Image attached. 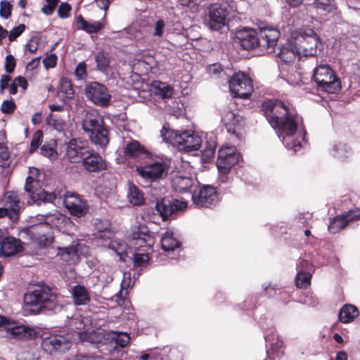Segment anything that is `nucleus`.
<instances>
[{
  "mask_svg": "<svg viewBox=\"0 0 360 360\" xmlns=\"http://www.w3.org/2000/svg\"><path fill=\"white\" fill-rule=\"evenodd\" d=\"M262 110L271 127L279 130L278 136L282 137L285 148L298 151L301 142L296 136V131L302 118L291 112L283 102L278 100L264 101Z\"/></svg>",
  "mask_w": 360,
  "mask_h": 360,
  "instance_id": "nucleus-1",
  "label": "nucleus"
},
{
  "mask_svg": "<svg viewBox=\"0 0 360 360\" xmlns=\"http://www.w3.org/2000/svg\"><path fill=\"white\" fill-rule=\"evenodd\" d=\"M24 303L33 314H57L63 309L62 297L57 289L39 283L30 288L24 295Z\"/></svg>",
  "mask_w": 360,
  "mask_h": 360,
  "instance_id": "nucleus-2",
  "label": "nucleus"
},
{
  "mask_svg": "<svg viewBox=\"0 0 360 360\" xmlns=\"http://www.w3.org/2000/svg\"><path fill=\"white\" fill-rule=\"evenodd\" d=\"M280 36L279 30L273 27L261 28L259 36L255 30L245 28L237 32L236 41L245 50L261 46L268 53H276L275 46Z\"/></svg>",
  "mask_w": 360,
  "mask_h": 360,
  "instance_id": "nucleus-3",
  "label": "nucleus"
},
{
  "mask_svg": "<svg viewBox=\"0 0 360 360\" xmlns=\"http://www.w3.org/2000/svg\"><path fill=\"white\" fill-rule=\"evenodd\" d=\"M82 127L94 144L101 148L108 144V131L103 124V119L98 115L86 113L82 121Z\"/></svg>",
  "mask_w": 360,
  "mask_h": 360,
  "instance_id": "nucleus-4",
  "label": "nucleus"
},
{
  "mask_svg": "<svg viewBox=\"0 0 360 360\" xmlns=\"http://www.w3.org/2000/svg\"><path fill=\"white\" fill-rule=\"evenodd\" d=\"M313 78L319 91L335 94L341 89L340 79L328 65L317 66L314 70Z\"/></svg>",
  "mask_w": 360,
  "mask_h": 360,
  "instance_id": "nucleus-5",
  "label": "nucleus"
},
{
  "mask_svg": "<svg viewBox=\"0 0 360 360\" xmlns=\"http://www.w3.org/2000/svg\"><path fill=\"white\" fill-rule=\"evenodd\" d=\"M295 41L302 56H314L316 54L319 39L312 29L300 30Z\"/></svg>",
  "mask_w": 360,
  "mask_h": 360,
  "instance_id": "nucleus-6",
  "label": "nucleus"
},
{
  "mask_svg": "<svg viewBox=\"0 0 360 360\" xmlns=\"http://www.w3.org/2000/svg\"><path fill=\"white\" fill-rule=\"evenodd\" d=\"M229 89L234 97L248 98L253 91L252 81L246 74L239 72L229 79Z\"/></svg>",
  "mask_w": 360,
  "mask_h": 360,
  "instance_id": "nucleus-7",
  "label": "nucleus"
},
{
  "mask_svg": "<svg viewBox=\"0 0 360 360\" xmlns=\"http://www.w3.org/2000/svg\"><path fill=\"white\" fill-rule=\"evenodd\" d=\"M241 155L234 146H224L218 151L217 166L221 174L226 175L241 160Z\"/></svg>",
  "mask_w": 360,
  "mask_h": 360,
  "instance_id": "nucleus-8",
  "label": "nucleus"
},
{
  "mask_svg": "<svg viewBox=\"0 0 360 360\" xmlns=\"http://www.w3.org/2000/svg\"><path fill=\"white\" fill-rule=\"evenodd\" d=\"M138 174L147 183L163 179L167 174V167L165 162L155 161L146 165L137 166Z\"/></svg>",
  "mask_w": 360,
  "mask_h": 360,
  "instance_id": "nucleus-9",
  "label": "nucleus"
},
{
  "mask_svg": "<svg viewBox=\"0 0 360 360\" xmlns=\"http://www.w3.org/2000/svg\"><path fill=\"white\" fill-rule=\"evenodd\" d=\"M85 94L96 105L105 107L110 104L111 96L107 87L99 82H88L85 86Z\"/></svg>",
  "mask_w": 360,
  "mask_h": 360,
  "instance_id": "nucleus-10",
  "label": "nucleus"
},
{
  "mask_svg": "<svg viewBox=\"0 0 360 360\" xmlns=\"http://www.w3.org/2000/svg\"><path fill=\"white\" fill-rule=\"evenodd\" d=\"M71 346L72 342L69 335H51L44 338L41 342V348L50 354L65 353L70 349Z\"/></svg>",
  "mask_w": 360,
  "mask_h": 360,
  "instance_id": "nucleus-11",
  "label": "nucleus"
},
{
  "mask_svg": "<svg viewBox=\"0 0 360 360\" xmlns=\"http://www.w3.org/2000/svg\"><path fill=\"white\" fill-rule=\"evenodd\" d=\"M193 204L198 207L210 208L219 201V193L212 186H204L192 194Z\"/></svg>",
  "mask_w": 360,
  "mask_h": 360,
  "instance_id": "nucleus-12",
  "label": "nucleus"
},
{
  "mask_svg": "<svg viewBox=\"0 0 360 360\" xmlns=\"http://www.w3.org/2000/svg\"><path fill=\"white\" fill-rule=\"evenodd\" d=\"M227 6L219 4H212L209 7L207 26L212 30L219 31L226 25Z\"/></svg>",
  "mask_w": 360,
  "mask_h": 360,
  "instance_id": "nucleus-13",
  "label": "nucleus"
},
{
  "mask_svg": "<svg viewBox=\"0 0 360 360\" xmlns=\"http://www.w3.org/2000/svg\"><path fill=\"white\" fill-rule=\"evenodd\" d=\"M63 203L70 213L77 217L85 215L89 211L86 200L73 193L67 192L65 194Z\"/></svg>",
  "mask_w": 360,
  "mask_h": 360,
  "instance_id": "nucleus-14",
  "label": "nucleus"
},
{
  "mask_svg": "<svg viewBox=\"0 0 360 360\" xmlns=\"http://www.w3.org/2000/svg\"><path fill=\"white\" fill-rule=\"evenodd\" d=\"M187 206L186 202L179 201L174 198H164L155 205L156 211L160 214L162 220H167L176 212L185 209Z\"/></svg>",
  "mask_w": 360,
  "mask_h": 360,
  "instance_id": "nucleus-15",
  "label": "nucleus"
},
{
  "mask_svg": "<svg viewBox=\"0 0 360 360\" xmlns=\"http://www.w3.org/2000/svg\"><path fill=\"white\" fill-rule=\"evenodd\" d=\"M4 331L10 339L30 340L36 336V331L28 326L20 325L15 321H8L4 325Z\"/></svg>",
  "mask_w": 360,
  "mask_h": 360,
  "instance_id": "nucleus-16",
  "label": "nucleus"
},
{
  "mask_svg": "<svg viewBox=\"0 0 360 360\" xmlns=\"http://www.w3.org/2000/svg\"><path fill=\"white\" fill-rule=\"evenodd\" d=\"M359 219L360 209L350 210L332 219L328 227V231L331 233H336L345 229L349 222Z\"/></svg>",
  "mask_w": 360,
  "mask_h": 360,
  "instance_id": "nucleus-17",
  "label": "nucleus"
},
{
  "mask_svg": "<svg viewBox=\"0 0 360 360\" xmlns=\"http://www.w3.org/2000/svg\"><path fill=\"white\" fill-rule=\"evenodd\" d=\"M84 168L90 173H98L107 169V162L103 158L91 148L81 160Z\"/></svg>",
  "mask_w": 360,
  "mask_h": 360,
  "instance_id": "nucleus-18",
  "label": "nucleus"
},
{
  "mask_svg": "<svg viewBox=\"0 0 360 360\" xmlns=\"http://www.w3.org/2000/svg\"><path fill=\"white\" fill-rule=\"evenodd\" d=\"M38 184L34 181V177L28 176L26 179L25 184V190L27 193H30V196L34 201H43L44 202L53 203L57 198V195L54 193H48L44 190H37L34 184Z\"/></svg>",
  "mask_w": 360,
  "mask_h": 360,
  "instance_id": "nucleus-19",
  "label": "nucleus"
},
{
  "mask_svg": "<svg viewBox=\"0 0 360 360\" xmlns=\"http://www.w3.org/2000/svg\"><path fill=\"white\" fill-rule=\"evenodd\" d=\"M91 148L84 141L71 139L67 143L66 155L71 162H77L84 158Z\"/></svg>",
  "mask_w": 360,
  "mask_h": 360,
  "instance_id": "nucleus-20",
  "label": "nucleus"
},
{
  "mask_svg": "<svg viewBox=\"0 0 360 360\" xmlns=\"http://www.w3.org/2000/svg\"><path fill=\"white\" fill-rule=\"evenodd\" d=\"M176 139L179 142L176 148L187 152L198 150L202 143L201 137L194 131H184Z\"/></svg>",
  "mask_w": 360,
  "mask_h": 360,
  "instance_id": "nucleus-21",
  "label": "nucleus"
},
{
  "mask_svg": "<svg viewBox=\"0 0 360 360\" xmlns=\"http://www.w3.org/2000/svg\"><path fill=\"white\" fill-rule=\"evenodd\" d=\"M221 122L225 125L227 131L230 134H236L244 124L242 116L233 111L225 109L221 112Z\"/></svg>",
  "mask_w": 360,
  "mask_h": 360,
  "instance_id": "nucleus-22",
  "label": "nucleus"
},
{
  "mask_svg": "<svg viewBox=\"0 0 360 360\" xmlns=\"http://www.w3.org/2000/svg\"><path fill=\"white\" fill-rule=\"evenodd\" d=\"M131 243L135 249L141 248L150 249L153 243V238L146 226H139L137 231L132 233Z\"/></svg>",
  "mask_w": 360,
  "mask_h": 360,
  "instance_id": "nucleus-23",
  "label": "nucleus"
},
{
  "mask_svg": "<svg viewBox=\"0 0 360 360\" xmlns=\"http://www.w3.org/2000/svg\"><path fill=\"white\" fill-rule=\"evenodd\" d=\"M2 203L5 208L9 211V218L13 221H16L19 218L20 213V199L16 193L8 191L4 193L2 198Z\"/></svg>",
  "mask_w": 360,
  "mask_h": 360,
  "instance_id": "nucleus-24",
  "label": "nucleus"
},
{
  "mask_svg": "<svg viewBox=\"0 0 360 360\" xmlns=\"http://www.w3.org/2000/svg\"><path fill=\"white\" fill-rule=\"evenodd\" d=\"M23 247L20 239L12 236L4 238L0 242V255L10 257L22 251Z\"/></svg>",
  "mask_w": 360,
  "mask_h": 360,
  "instance_id": "nucleus-25",
  "label": "nucleus"
},
{
  "mask_svg": "<svg viewBox=\"0 0 360 360\" xmlns=\"http://www.w3.org/2000/svg\"><path fill=\"white\" fill-rule=\"evenodd\" d=\"M277 50L276 55L285 63L292 62L297 56H302L296 41H289L285 45L278 47Z\"/></svg>",
  "mask_w": 360,
  "mask_h": 360,
  "instance_id": "nucleus-26",
  "label": "nucleus"
},
{
  "mask_svg": "<svg viewBox=\"0 0 360 360\" xmlns=\"http://www.w3.org/2000/svg\"><path fill=\"white\" fill-rule=\"evenodd\" d=\"M110 223L107 219H95L94 222V236L98 239L110 240L113 236L111 231Z\"/></svg>",
  "mask_w": 360,
  "mask_h": 360,
  "instance_id": "nucleus-27",
  "label": "nucleus"
},
{
  "mask_svg": "<svg viewBox=\"0 0 360 360\" xmlns=\"http://www.w3.org/2000/svg\"><path fill=\"white\" fill-rule=\"evenodd\" d=\"M37 217L40 224H45L51 229L59 227L65 220V216L58 210L45 214H38Z\"/></svg>",
  "mask_w": 360,
  "mask_h": 360,
  "instance_id": "nucleus-28",
  "label": "nucleus"
},
{
  "mask_svg": "<svg viewBox=\"0 0 360 360\" xmlns=\"http://www.w3.org/2000/svg\"><path fill=\"white\" fill-rule=\"evenodd\" d=\"M70 292L75 305H86L91 301L89 292L84 285H76Z\"/></svg>",
  "mask_w": 360,
  "mask_h": 360,
  "instance_id": "nucleus-29",
  "label": "nucleus"
},
{
  "mask_svg": "<svg viewBox=\"0 0 360 360\" xmlns=\"http://www.w3.org/2000/svg\"><path fill=\"white\" fill-rule=\"evenodd\" d=\"M124 150L125 156L129 158H141L148 153L145 147L141 145L138 141L135 140L128 142Z\"/></svg>",
  "mask_w": 360,
  "mask_h": 360,
  "instance_id": "nucleus-30",
  "label": "nucleus"
},
{
  "mask_svg": "<svg viewBox=\"0 0 360 360\" xmlns=\"http://www.w3.org/2000/svg\"><path fill=\"white\" fill-rule=\"evenodd\" d=\"M173 188L179 193H186L191 191V188L195 184V181L187 176H176L172 181Z\"/></svg>",
  "mask_w": 360,
  "mask_h": 360,
  "instance_id": "nucleus-31",
  "label": "nucleus"
},
{
  "mask_svg": "<svg viewBox=\"0 0 360 360\" xmlns=\"http://www.w3.org/2000/svg\"><path fill=\"white\" fill-rule=\"evenodd\" d=\"M77 336L81 342H88L95 345L103 344L105 340L103 333L94 330L79 332L77 333Z\"/></svg>",
  "mask_w": 360,
  "mask_h": 360,
  "instance_id": "nucleus-32",
  "label": "nucleus"
},
{
  "mask_svg": "<svg viewBox=\"0 0 360 360\" xmlns=\"http://www.w3.org/2000/svg\"><path fill=\"white\" fill-rule=\"evenodd\" d=\"M359 316L357 307L352 304H345L339 311V320L343 323H348L354 321Z\"/></svg>",
  "mask_w": 360,
  "mask_h": 360,
  "instance_id": "nucleus-33",
  "label": "nucleus"
},
{
  "mask_svg": "<svg viewBox=\"0 0 360 360\" xmlns=\"http://www.w3.org/2000/svg\"><path fill=\"white\" fill-rule=\"evenodd\" d=\"M266 343L269 345V349L266 350L269 354V349L272 352H279L282 347L283 342L279 340L274 328H271L264 335Z\"/></svg>",
  "mask_w": 360,
  "mask_h": 360,
  "instance_id": "nucleus-34",
  "label": "nucleus"
},
{
  "mask_svg": "<svg viewBox=\"0 0 360 360\" xmlns=\"http://www.w3.org/2000/svg\"><path fill=\"white\" fill-rule=\"evenodd\" d=\"M77 26L78 29L89 34H96L103 27V25L101 22L96 21L91 23L85 20L82 15L78 16L77 18Z\"/></svg>",
  "mask_w": 360,
  "mask_h": 360,
  "instance_id": "nucleus-35",
  "label": "nucleus"
},
{
  "mask_svg": "<svg viewBox=\"0 0 360 360\" xmlns=\"http://www.w3.org/2000/svg\"><path fill=\"white\" fill-rule=\"evenodd\" d=\"M180 134L181 133H179L176 131L171 129L168 124H165L160 131V136L162 139V141L175 147H176L178 143H179V140L177 141L176 138L180 136Z\"/></svg>",
  "mask_w": 360,
  "mask_h": 360,
  "instance_id": "nucleus-36",
  "label": "nucleus"
},
{
  "mask_svg": "<svg viewBox=\"0 0 360 360\" xmlns=\"http://www.w3.org/2000/svg\"><path fill=\"white\" fill-rule=\"evenodd\" d=\"M127 197L130 203L135 206H140L144 202L143 193L139 188L134 184L129 185Z\"/></svg>",
  "mask_w": 360,
  "mask_h": 360,
  "instance_id": "nucleus-37",
  "label": "nucleus"
},
{
  "mask_svg": "<svg viewBox=\"0 0 360 360\" xmlns=\"http://www.w3.org/2000/svg\"><path fill=\"white\" fill-rule=\"evenodd\" d=\"M162 248L165 252L174 251L180 247V243L174 238L173 233L166 232L161 239Z\"/></svg>",
  "mask_w": 360,
  "mask_h": 360,
  "instance_id": "nucleus-38",
  "label": "nucleus"
},
{
  "mask_svg": "<svg viewBox=\"0 0 360 360\" xmlns=\"http://www.w3.org/2000/svg\"><path fill=\"white\" fill-rule=\"evenodd\" d=\"M77 255L76 247L71 245L58 248V256L65 262H69L73 261Z\"/></svg>",
  "mask_w": 360,
  "mask_h": 360,
  "instance_id": "nucleus-39",
  "label": "nucleus"
},
{
  "mask_svg": "<svg viewBox=\"0 0 360 360\" xmlns=\"http://www.w3.org/2000/svg\"><path fill=\"white\" fill-rule=\"evenodd\" d=\"M153 87L155 94L160 96L163 98H169L172 96V88L164 82L155 81L153 83Z\"/></svg>",
  "mask_w": 360,
  "mask_h": 360,
  "instance_id": "nucleus-40",
  "label": "nucleus"
},
{
  "mask_svg": "<svg viewBox=\"0 0 360 360\" xmlns=\"http://www.w3.org/2000/svg\"><path fill=\"white\" fill-rule=\"evenodd\" d=\"M95 61L98 70L106 72L109 68L110 58L108 53L104 51H99L95 55Z\"/></svg>",
  "mask_w": 360,
  "mask_h": 360,
  "instance_id": "nucleus-41",
  "label": "nucleus"
},
{
  "mask_svg": "<svg viewBox=\"0 0 360 360\" xmlns=\"http://www.w3.org/2000/svg\"><path fill=\"white\" fill-rule=\"evenodd\" d=\"M311 273L304 271L303 268L298 270L295 276V283L298 288H306L311 283Z\"/></svg>",
  "mask_w": 360,
  "mask_h": 360,
  "instance_id": "nucleus-42",
  "label": "nucleus"
},
{
  "mask_svg": "<svg viewBox=\"0 0 360 360\" xmlns=\"http://www.w3.org/2000/svg\"><path fill=\"white\" fill-rule=\"evenodd\" d=\"M350 154V149L345 143H339L334 145L332 155L336 158L344 161Z\"/></svg>",
  "mask_w": 360,
  "mask_h": 360,
  "instance_id": "nucleus-43",
  "label": "nucleus"
},
{
  "mask_svg": "<svg viewBox=\"0 0 360 360\" xmlns=\"http://www.w3.org/2000/svg\"><path fill=\"white\" fill-rule=\"evenodd\" d=\"M56 145V140L52 139L51 143H45L40 148V153L49 158H56L57 157V151L55 148Z\"/></svg>",
  "mask_w": 360,
  "mask_h": 360,
  "instance_id": "nucleus-44",
  "label": "nucleus"
},
{
  "mask_svg": "<svg viewBox=\"0 0 360 360\" xmlns=\"http://www.w3.org/2000/svg\"><path fill=\"white\" fill-rule=\"evenodd\" d=\"M59 91L66 98H72L74 96L71 81L66 77H63L60 79Z\"/></svg>",
  "mask_w": 360,
  "mask_h": 360,
  "instance_id": "nucleus-45",
  "label": "nucleus"
},
{
  "mask_svg": "<svg viewBox=\"0 0 360 360\" xmlns=\"http://www.w3.org/2000/svg\"><path fill=\"white\" fill-rule=\"evenodd\" d=\"M46 124L53 126L58 131H63L65 127V122L56 115L49 114L46 118Z\"/></svg>",
  "mask_w": 360,
  "mask_h": 360,
  "instance_id": "nucleus-46",
  "label": "nucleus"
},
{
  "mask_svg": "<svg viewBox=\"0 0 360 360\" xmlns=\"http://www.w3.org/2000/svg\"><path fill=\"white\" fill-rule=\"evenodd\" d=\"M110 334L112 335V340L120 347H126L130 340V337L127 333L110 331Z\"/></svg>",
  "mask_w": 360,
  "mask_h": 360,
  "instance_id": "nucleus-47",
  "label": "nucleus"
},
{
  "mask_svg": "<svg viewBox=\"0 0 360 360\" xmlns=\"http://www.w3.org/2000/svg\"><path fill=\"white\" fill-rule=\"evenodd\" d=\"M108 248L122 258L127 253V244L125 242L111 240Z\"/></svg>",
  "mask_w": 360,
  "mask_h": 360,
  "instance_id": "nucleus-48",
  "label": "nucleus"
},
{
  "mask_svg": "<svg viewBox=\"0 0 360 360\" xmlns=\"http://www.w3.org/2000/svg\"><path fill=\"white\" fill-rule=\"evenodd\" d=\"M43 132L41 130H37L32 136V139L30 143V153H34L39 147L43 141Z\"/></svg>",
  "mask_w": 360,
  "mask_h": 360,
  "instance_id": "nucleus-49",
  "label": "nucleus"
},
{
  "mask_svg": "<svg viewBox=\"0 0 360 360\" xmlns=\"http://www.w3.org/2000/svg\"><path fill=\"white\" fill-rule=\"evenodd\" d=\"M314 4L318 10L328 13L331 12L335 8L334 0H315Z\"/></svg>",
  "mask_w": 360,
  "mask_h": 360,
  "instance_id": "nucleus-50",
  "label": "nucleus"
},
{
  "mask_svg": "<svg viewBox=\"0 0 360 360\" xmlns=\"http://www.w3.org/2000/svg\"><path fill=\"white\" fill-rule=\"evenodd\" d=\"M13 6L9 1H1L0 2V16L8 19L11 15Z\"/></svg>",
  "mask_w": 360,
  "mask_h": 360,
  "instance_id": "nucleus-51",
  "label": "nucleus"
},
{
  "mask_svg": "<svg viewBox=\"0 0 360 360\" xmlns=\"http://www.w3.org/2000/svg\"><path fill=\"white\" fill-rule=\"evenodd\" d=\"M133 256L135 266H144L149 260V256L147 252H136Z\"/></svg>",
  "mask_w": 360,
  "mask_h": 360,
  "instance_id": "nucleus-52",
  "label": "nucleus"
},
{
  "mask_svg": "<svg viewBox=\"0 0 360 360\" xmlns=\"http://www.w3.org/2000/svg\"><path fill=\"white\" fill-rule=\"evenodd\" d=\"M25 30V25L20 24L17 27H13L9 33L8 32V37L10 41H15Z\"/></svg>",
  "mask_w": 360,
  "mask_h": 360,
  "instance_id": "nucleus-53",
  "label": "nucleus"
},
{
  "mask_svg": "<svg viewBox=\"0 0 360 360\" xmlns=\"http://www.w3.org/2000/svg\"><path fill=\"white\" fill-rule=\"evenodd\" d=\"M39 38L37 36L32 37L25 45V51L31 53L37 51L39 46Z\"/></svg>",
  "mask_w": 360,
  "mask_h": 360,
  "instance_id": "nucleus-54",
  "label": "nucleus"
},
{
  "mask_svg": "<svg viewBox=\"0 0 360 360\" xmlns=\"http://www.w3.org/2000/svg\"><path fill=\"white\" fill-rule=\"evenodd\" d=\"M75 75L78 79H84L86 77V65L84 62H81L77 65Z\"/></svg>",
  "mask_w": 360,
  "mask_h": 360,
  "instance_id": "nucleus-55",
  "label": "nucleus"
},
{
  "mask_svg": "<svg viewBox=\"0 0 360 360\" xmlns=\"http://www.w3.org/2000/svg\"><path fill=\"white\" fill-rule=\"evenodd\" d=\"M57 56L55 53H51L46 56V58L43 59V64L44 68L48 70L49 68H53L56 67L57 63Z\"/></svg>",
  "mask_w": 360,
  "mask_h": 360,
  "instance_id": "nucleus-56",
  "label": "nucleus"
},
{
  "mask_svg": "<svg viewBox=\"0 0 360 360\" xmlns=\"http://www.w3.org/2000/svg\"><path fill=\"white\" fill-rule=\"evenodd\" d=\"M16 105L13 100L4 101L1 106V110L4 114H10L14 112Z\"/></svg>",
  "mask_w": 360,
  "mask_h": 360,
  "instance_id": "nucleus-57",
  "label": "nucleus"
},
{
  "mask_svg": "<svg viewBox=\"0 0 360 360\" xmlns=\"http://www.w3.org/2000/svg\"><path fill=\"white\" fill-rule=\"evenodd\" d=\"M10 153L7 148H3L0 151V167L6 168L9 166Z\"/></svg>",
  "mask_w": 360,
  "mask_h": 360,
  "instance_id": "nucleus-58",
  "label": "nucleus"
},
{
  "mask_svg": "<svg viewBox=\"0 0 360 360\" xmlns=\"http://www.w3.org/2000/svg\"><path fill=\"white\" fill-rule=\"evenodd\" d=\"M15 59L12 55H8L6 57L5 70L8 73H12L15 68Z\"/></svg>",
  "mask_w": 360,
  "mask_h": 360,
  "instance_id": "nucleus-59",
  "label": "nucleus"
},
{
  "mask_svg": "<svg viewBox=\"0 0 360 360\" xmlns=\"http://www.w3.org/2000/svg\"><path fill=\"white\" fill-rule=\"evenodd\" d=\"M71 10V6L67 3H62L58 9V15L63 18H67L69 15V12Z\"/></svg>",
  "mask_w": 360,
  "mask_h": 360,
  "instance_id": "nucleus-60",
  "label": "nucleus"
},
{
  "mask_svg": "<svg viewBox=\"0 0 360 360\" xmlns=\"http://www.w3.org/2000/svg\"><path fill=\"white\" fill-rule=\"evenodd\" d=\"M165 24L162 20H157L155 25V30L153 32L154 36L162 37L163 34V31L165 28Z\"/></svg>",
  "mask_w": 360,
  "mask_h": 360,
  "instance_id": "nucleus-61",
  "label": "nucleus"
},
{
  "mask_svg": "<svg viewBox=\"0 0 360 360\" xmlns=\"http://www.w3.org/2000/svg\"><path fill=\"white\" fill-rule=\"evenodd\" d=\"M139 360H164L159 353L143 354L139 357Z\"/></svg>",
  "mask_w": 360,
  "mask_h": 360,
  "instance_id": "nucleus-62",
  "label": "nucleus"
},
{
  "mask_svg": "<svg viewBox=\"0 0 360 360\" xmlns=\"http://www.w3.org/2000/svg\"><path fill=\"white\" fill-rule=\"evenodd\" d=\"M303 268L304 271H309L310 273L313 270V266L308 261L304 259H301L299 262V264L297 266V271L301 270V268Z\"/></svg>",
  "mask_w": 360,
  "mask_h": 360,
  "instance_id": "nucleus-63",
  "label": "nucleus"
},
{
  "mask_svg": "<svg viewBox=\"0 0 360 360\" xmlns=\"http://www.w3.org/2000/svg\"><path fill=\"white\" fill-rule=\"evenodd\" d=\"M40 57L33 58L26 66V72H32L39 65Z\"/></svg>",
  "mask_w": 360,
  "mask_h": 360,
  "instance_id": "nucleus-64",
  "label": "nucleus"
}]
</instances>
